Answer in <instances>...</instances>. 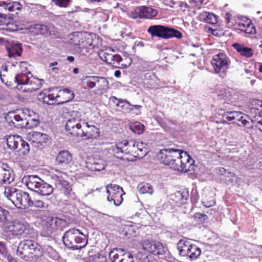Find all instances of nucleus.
I'll list each match as a JSON object with an SVG mask.
<instances>
[{
	"label": "nucleus",
	"mask_w": 262,
	"mask_h": 262,
	"mask_svg": "<svg viewBox=\"0 0 262 262\" xmlns=\"http://www.w3.org/2000/svg\"><path fill=\"white\" fill-rule=\"evenodd\" d=\"M67 222L63 220L58 217H52L47 221V227H44L41 232L43 236L49 237L56 229H62L66 225Z\"/></svg>",
	"instance_id": "dca6fc26"
},
{
	"label": "nucleus",
	"mask_w": 262,
	"mask_h": 262,
	"mask_svg": "<svg viewBox=\"0 0 262 262\" xmlns=\"http://www.w3.org/2000/svg\"><path fill=\"white\" fill-rule=\"evenodd\" d=\"M6 121L9 124H13L15 126L20 127L19 124L23 122V117L20 114H16L15 112H10L5 116Z\"/></svg>",
	"instance_id": "393cba45"
},
{
	"label": "nucleus",
	"mask_w": 262,
	"mask_h": 262,
	"mask_svg": "<svg viewBox=\"0 0 262 262\" xmlns=\"http://www.w3.org/2000/svg\"><path fill=\"white\" fill-rule=\"evenodd\" d=\"M11 0H3L0 1V6L3 7L5 10H8L9 12H15L17 14V11L21 10V5L18 2H11Z\"/></svg>",
	"instance_id": "5701e85b"
},
{
	"label": "nucleus",
	"mask_w": 262,
	"mask_h": 262,
	"mask_svg": "<svg viewBox=\"0 0 262 262\" xmlns=\"http://www.w3.org/2000/svg\"><path fill=\"white\" fill-rule=\"evenodd\" d=\"M48 206V205L43 202L42 200H32V204L30 207H35L38 208H45Z\"/></svg>",
	"instance_id": "3c124183"
},
{
	"label": "nucleus",
	"mask_w": 262,
	"mask_h": 262,
	"mask_svg": "<svg viewBox=\"0 0 262 262\" xmlns=\"http://www.w3.org/2000/svg\"><path fill=\"white\" fill-rule=\"evenodd\" d=\"M251 21V20L250 19L245 18V19L240 20L235 23V28L243 32Z\"/></svg>",
	"instance_id": "37998d69"
},
{
	"label": "nucleus",
	"mask_w": 262,
	"mask_h": 262,
	"mask_svg": "<svg viewBox=\"0 0 262 262\" xmlns=\"http://www.w3.org/2000/svg\"><path fill=\"white\" fill-rule=\"evenodd\" d=\"M178 6L183 11H185L186 9H188L189 6L185 2H179L178 3Z\"/></svg>",
	"instance_id": "e2e57ef3"
},
{
	"label": "nucleus",
	"mask_w": 262,
	"mask_h": 262,
	"mask_svg": "<svg viewBox=\"0 0 262 262\" xmlns=\"http://www.w3.org/2000/svg\"><path fill=\"white\" fill-rule=\"evenodd\" d=\"M88 235L80 230L73 228L66 231L62 236L64 245L73 250H80L88 244Z\"/></svg>",
	"instance_id": "20e7f679"
},
{
	"label": "nucleus",
	"mask_w": 262,
	"mask_h": 262,
	"mask_svg": "<svg viewBox=\"0 0 262 262\" xmlns=\"http://www.w3.org/2000/svg\"><path fill=\"white\" fill-rule=\"evenodd\" d=\"M42 255L49 257L50 258L57 260L60 257L59 254L51 246L45 245L42 248Z\"/></svg>",
	"instance_id": "7c9ffc66"
},
{
	"label": "nucleus",
	"mask_w": 262,
	"mask_h": 262,
	"mask_svg": "<svg viewBox=\"0 0 262 262\" xmlns=\"http://www.w3.org/2000/svg\"><path fill=\"white\" fill-rule=\"evenodd\" d=\"M34 29L37 34L47 35L48 34V28L47 26L41 24L34 25Z\"/></svg>",
	"instance_id": "79ce46f5"
},
{
	"label": "nucleus",
	"mask_w": 262,
	"mask_h": 262,
	"mask_svg": "<svg viewBox=\"0 0 262 262\" xmlns=\"http://www.w3.org/2000/svg\"><path fill=\"white\" fill-rule=\"evenodd\" d=\"M97 80V76H86L83 78V83L86 85L88 88L90 89L94 88L96 86Z\"/></svg>",
	"instance_id": "58836bf2"
},
{
	"label": "nucleus",
	"mask_w": 262,
	"mask_h": 262,
	"mask_svg": "<svg viewBox=\"0 0 262 262\" xmlns=\"http://www.w3.org/2000/svg\"><path fill=\"white\" fill-rule=\"evenodd\" d=\"M201 251L199 247L192 244L188 250L186 256L190 259H196L201 254Z\"/></svg>",
	"instance_id": "e433bc0d"
},
{
	"label": "nucleus",
	"mask_w": 262,
	"mask_h": 262,
	"mask_svg": "<svg viewBox=\"0 0 262 262\" xmlns=\"http://www.w3.org/2000/svg\"><path fill=\"white\" fill-rule=\"evenodd\" d=\"M9 231L13 235H22L24 238H31L35 234L34 229L25 221H15Z\"/></svg>",
	"instance_id": "9b49d317"
},
{
	"label": "nucleus",
	"mask_w": 262,
	"mask_h": 262,
	"mask_svg": "<svg viewBox=\"0 0 262 262\" xmlns=\"http://www.w3.org/2000/svg\"><path fill=\"white\" fill-rule=\"evenodd\" d=\"M14 179L13 172L6 163L0 162V184H10Z\"/></svg>",
	"instance_id": "aec40b11"
},
{
	"label": "nucleus",
	"mask_w": 262,
	"mask_h": 262,
	"mask_svg": "<svg viewBox=\"0 0 262 262\" xmlns=\"http://www.w3.org/2000/svg\"><path fill=\"white\" fill-rule=\"evenodd\" d=\"M27 138L38 148H42L49 140V137L47 134L37 132L28 133Z\"/></svg>",
	"instance_id": "6ab92c4d"
},
{
	"label": "nucleus",
	"mask_w": 262,
	"mask_h": 262,
	"mask_svg": "<svg viewBox=\"0 0 262 262\" xmlns=\"http://www.w3.org/2000/svg\"><path fill=\"white\" fill-rule=\"evenodd\" d=\"M225 19L226 24L229 25V27L235 26L236 22L235 21V19L229 13L226 14Z\"/></svg>",
	"instance_id": "6e6d98bb"
},
{
	"label": "nucleus",
	"mask_w": 262,
	"mask_h": 262,
	"mask_svg": "<svg viewBox=\"0 0 262 262\" xmlns=\"http://www.w3.org/2000/svg\"><path fill=\"white\" fill-rule=\"evenodd\" d=\"M232 46L242 56L246 58H250L253 55V50L251 48L247 47L243 45L238 43H234L233 44Z\"/></svg>",
	"instance_id": "a878e982"
},
{
	"label": "nucleus",
	"mask_w": 262,
	"mask_h": 262,
	"mask_svg": "<svg viewBox=\"0 0 262 262\" xmlns=\"http://www.w3.org/2000/svg\"><path fill=\"white\" fill-rule=\"evenodd\" d=\"M8 55L10 57H19L22 52L21 44L14 43L10 48H7Z\"/></svg>",
	"instance_id": "473e14b6"
},
{
	"label": "nucleus",
	"mask_w": 262,
	"mask_h": 262,
	"mask_svg": "<svg viewBox=\"0 0 262 262\" xmlns=\"http://www.w3.org/2000/svg\"><path fill=\"white\" fill-rule=\"evenodd\" d=\"M113 62H114V65L113 66H115V64H119V63L122 60L121 57L118 54H113V57L112 59Z\"/></svg>",
	"instance_id": "680f3d73"
},
{
	"label": "nucleus",
	"mask_w": 262,
	"mask_h": 262,
	"mask_svg": "<svg viewBox=\"0 0 262 262\" xmlns=\"http://www.w3.org/2000/svg\"><path fill=\"white\" fill-rule=\"evenodd\" d=\"M55 5L60 7H67L70 2V0H55Z\"/></svg>",
	"instance_id": "bf43d9fd"
},
{
	"label": "nucleus",
	"mask_w": 262,
	"mask_h": 262,
	"mask_svg": "<svg viewBox=\"0 0 262 262\" xmlns=\"http://www.w3.org/2000/svg\"><path fill=\"white\" fill-rule=\"evenodd\" d=\"M105 163L101 159H89L86 162V167L91 171H100L104 169Z\"/></svg>",
	"instance_id": "b1692460"
},
{
	"label": "nucleus",
	"mask_w": 262,
	"mask_h": 262,
	"mask_svg": "<svg viewBox=\"0 0 262 262\" xmlns=\"http://www.w3.org/2000/svg\"><path fill=\"white\" fill-rule=\"evenodd\" d=\"M17 253L22 257H26L29 254L38 257L42 255V247L34 241L26 239L19 243Z\"/></svg>",
	"instance_id": "6e6552de"
},
{
	"label": "nucleus",
	"mask_w": 262,
	"mask_h": 262,
	"mask_svg": "<svg viewBox=\"0 0 262 262\" xmlns=\"http://www.w3.org/2000/svg\"><path fill=\"white\" fill-rule=\"evenodd\" d=\"M157 158L160 162L174 170L187 172L193 170L194 160L186 151L174 148H164L159 151Z\"/></svg>",
	"instance_id": "f257e3e1"
},
{
	"label": "nucleus",
	"mask_w": 262,
	"mask_h": 262,
	"mask_svg": "<svg viewBox=\"0 0 262 262\" xmlns=\"http://www.w3.org/2000/svg\"><path fill=\"white\" fill-rule=\"evenodd\" d=\"M39 121L37 117H30L28 118H23V122L19 124L20 128H33L36 127L39 125Z\"/></svg>",
	"instance_id": "cd10ccee"
},
{
	"label": "nucleus",
	"mask_w": 262,
	"mask_h": 262,
	"mask_svg": "<svg viewBox=\"0 0 262 262\" xmlns=\"http://www.w3.org/2000/svg\"><path fill=\"white\" fill-rule=\"evenodd\" d=\"M141 7L135 8L133 11L128 12V15L129 17L136 19L137 18H141Z\"/></svg>",
	"instance_id": "49530a36"
},
{
	"label": "nucleus",
	"mask_w": 262,
	"mask_h": 262,
	"mask_svg": "<svg viewBox=\"0 0 262 262\" xmlns=\"http://www.w3.org/2000/svg\"><path fill=\"white\" fill-rule=\"evenodd\" d=\"M5 194L15 206L19 208L30 207L32 204L29 194L22 190L11 188L5 190Z\"/></svg>",
	"instance_id": "0eeeda50"
},
{
	"label": "nucleus",
	"mask_w": 262,
	"mask_h": 262,
	"mask_svg": "<svg viewBox=\"0 0 262 262\" xmlns=\"http://www.w3.org/2000/svg\"><path fill=\"white\" fill-rule=\"evenodd\" d=\"M243 32L246 34H255L256 33V29L254 24L251 21Z\"/></svg>",
	"instance_id": "4d7b16f0"
},
{
	"label": "nucleus",
	"mask_w": 262,
	"mask_h": 262,
	"mask_svg": "<svg viewBox=\"0 0 262 262\" xmlns=\"http://www.w3.org/2000/svg\"><path fill=\"white\" fill-rule=\"evenodd\" d=\"M202 203L204 206L206 207H209L213 206L214 204V202L213 201L205 202L204 200H202Z\"/></svg>",
	"instance_id": "69168bd1"
},
{
	"label": "nucleus",
	"mask_w": 262,
	"mask_h": 262,
	"mask_svg": "<svg viewBox=\"0 0 262 262\" xmlns=\"http://www.w3.org/2000/svg\"><path fill=\"white\" fill-rule=\"evenodd\" d=\"M55 184L66 196L73 199L75 198V193L73 192L72 187L68 181L65 180H60L56 181Z\"/></svg>",
	"instance_id": "4be33fe9"
},
{
	"label": "nucleus",
	"mask_w": 262,
	"mask_h": 262,
	"mask_svg": "<svg viewBox=\"0 0 262 262\" xmlns=\"http://www.w3.org/2000/svg\"><path fill=\"white\" fill-rule=\"evenodd\" d=\"M129 129L134 133L141 134L144 131V126L139 122L131 123L129 125Z\"/></svg>",
	"instance_id": "a19ab883"
},
{
	"label": "nucleus",
	"mask_w": 262,
	"mask_h": 262,
	"mask_svg": "<svg viewBox=\"0 0 262 262\" xmlns=\"http://www.w3.org/2000/svg\"><path fill=\"white\" fill-rule=\"evenodd\" d=\"M224 182L228 185H235L239 182V178L233 172L228 171L223 178Z\"/></svg>",
	"instance_id": "c9c22d12"
},
{
	"label": "nucleus",
	"mask_w": 262,
	"mask_h": 262,
	"mask_svg": "<svg viewBox=\"0 0 262 262\" xmlns=\"http://www.w3.org/2000/svg\"><path fill=\"white\" fill-rule=\"evenodd\" d=\"M99 128L84 122L81 130H80L78 137L84 140L96 139L99 137Z\"/></svg>",
	"instance_id": "a211bd4d"
},
{
	"label": "nucleus",
	"mask_w": 262,
	"mask_h": 262,
	"mask_svg": "<svg viewBox=\"0 0 262 262\" xmlns=\"http://www.w3.org/2000/svg\"><path fill=\"white\" fill-rule=\"evenodd\" d=\"M51 92L50 89H47L39 94V99H42L44 103L49 105H52L55 103L63 104L72 100L75 97L74 92L68 88L60 90L58 94L55 95Z\"/></svg>",
	"instance_id": "39448f33"
},
{
	"label": "nucleus",
	"mask_w": 262,
	"mask_h": 262,
	"mask_svg": "<svg viewBox=\"0 0 262 262\" xmlns=\"http://www.w3.org/2000/svg\"><path fill=\"white\" fill-rule=\"evenodd\" d=\"M57 64H58V62L57 61L53 62L50 63L49 67L51 68V70L52 71H55L56 70H59L58 68L55 67Z\"/></svg>",
	"instance_id": "338daca9"
},
{
	"label": "nucleus",
	"mask_w": 262,
	"mask_h": 262,
	"mask_svg": "<svg viewBox=\"0 0 262 262\" xmlns=\"http://www.w3.org/2000/svg\"><path fill=\"white\" fill-rule=\"evenodd\" d=\"M147 31L152 36L165 39L173 37L181 38L182 36V33L177 30L161 25L151 26L148 28Z\"/></svg>",
	"instance_id": "9d476101"
},
{
	"label": "nucleus",
	"mask_w": 262,
	"mask_h": 262,
	"mask_svg": "<svg viewBox=\"0 0 262 262\" xmlns=\"http://www.w3.org/2000/svg\"><path fill=\"white\" fill-rule=\"evenodd\" d=\"M142 245L145 251L155 255H163L166 251L163 245L157 241L144 240Z\"/></svg>",
	"instance_id": "f3484780"
},
{
	"label": "nucleus",
	"mask_w": 262,
	"mask_h": 262,
	"mask_svg": "<svg viewBox=\"0 0 262 262\" xmlns=\"http://www.w3.org/2000/svg\"><path fill=\"white\" fill-rule=\"evenodd\" d=\"M21 182L28 189L41 196H49L54 190L51 185L46 183L36 175L25 176L23 178Z\"/></svg>",
	"instance_id": "423d86ee"
},
{
	"label": "nucleus",
	"mask_w": 262,
	"mask_h": 262,
	"mask_svg": "<svg viewBox=\"0 0 262 262\" xmlns=\"http://www.w3.org/2000/svg\"><path fill=\"white\" fill-rule=\"evenodd\" d=\"M141 18L151 19L157 14V11L150 7L146 6L141 7Z\"/></svg>",
	"instance_id": "2f4dec72"
},
{
	"label": "nucleus",
	"mask_w": 262,
	"mask_h": 262,
	"mask_svg": "<svg viewBox=\"0 0 262 262\" xmlns=\"http://www.w3.org/2000/svg\"><path fill=\"white\" fill-rule=\"evenodd\" d=\"M192 245L191 241L188 238H183L180 240L177 245L179 254L182 256H186L188 250Z\"/></svg>",
	"instance_id": "bb28decb"
},
{
	"label": "nucleus",
	"mask_w": 262,
	"mask_h": 262,
	"mask_svg": "<svg viewBox=\"0 0 262 262\" xmlns=\"http://www.w3.org/2000/svg\"><path fill=\"white\" fill-rule=\"evenodd\" d=\"M112 150L114 154L120 153L125 155L131 154L134 157H140L138 149L137 148V143L133 140H124L118 143L115 146L113 147Z\"/></svg>",
	"instance_id": "f8f14e48"
},
{
	"label": "nucleus",
	"mask_w": 262,
	"mask_h": 262,
	"mask_svg": "<svg viewBox=\"0 0 262 262\" xmlns=\"http://www.w3.org/2000/svg\"><path fill=\"white\" fill-rule=\"evenodd\" d=\"M230 64L229 58L223 53L214 55L211 60V64L214 72L222 78L226 76Z\"/></svg>",
	"instance_id": "1a4fd4ad"
},
{
	"label": "nucleus",
	"mask_w": 262,
	"mask_h": 262,
	"mask_svg": "<svg viewBox=\"0 0 262 262\" xmlns=\"http://www.w3.org/2000/svg\"><path fill=\"white\" fill-rule=\"evenodd\" d=\"M119 262H134L132 254L124 251Z\"/></svg>",
	"instance_id": "864d4df0"
},
{
	"label": "nucleus",
	"mask_w": 262,
	"mask_h": 262,
	"mask_svg": "<svg viewBox=\"0 0 262 262\" xmlns=\"http://www.w3.org/2000/svg\"><path fill=\"white\" fill-rule=\"evenodd\" d=\"M113 98L118 101L116 106L120 108V111L126 114L133 111L132 104L128 101L122 99H117L115 97H114Z\"/></svg>",
	"instance_id": "c756f323"
},
{
	"label": "nucleus",
	"mask_w": 262,
	"mask_h": 262,
	"mask_svg": "<svg viewBox=\"0 0 262 262\" xmlns=\"http://www.w3.org/2000/svg\"><path fill=\"white\" fill-rule=\"evenodd\" d=\"M16 64H18V62L16 61L15 62H12V63L8 62L7 65L3 66V67L2 68V71L0 74V77H1V80L3 82H5V80L4 79V78L3 77V76H5L4 73L7 72L8 71V68H11V67H13V66L15 67Z\"/></svg>",
	"instance_id": "de8ad7c7"
},
{
	"label": "nucleus",
	"mask_w": 262,
	"mask_h": 262,
	"mask_svg": "<svg viewBox=\"0 0 262 262\" xmlns=\"http://www.w3.org/2000/svg\"><path fill=\"white\" fill-rule=\"evenodd\" d=\"M106 188L108 193L107 200L113 201L115 206L120 205L123 200L122 195L125 194L122 187L110 184L106 186Z\"/></svg>",
	"instance_id": "2eb2a0df"
},
{
	"label": "nucleus",
	"mask_w": 262,
	"mask_h": 262,
	"mask_svg": "<svg viewBox=\"0 0 262 262\" xmlns=\"http://www.w3.org/2000/svg\"><path fill=\"white\" fill-rule=\"evenodd\" d=\"M200 18L204 22L210 24H215L217 23V17L216 15L212 13L207 12H203L200 15Z\"/></svg>",
	"instance_id": "72a5a7b5"
},
{
	"label": "nucleus",
	"mask_w": 262,
	"mask_h": 262,
	"mask_svg": "<svg viewBox=\"0 0 262 262\" xmlns=\"http://www.w3.org/2000/svg\"><path fill=\"white\" fill-rule=\"evenodd\" d=\"M84 122L78 114L73 112L67 121L66 129L70 134L78 137Z\"/></svg>",
	"instance_id": "4468645a"
},
{
	"label": "nucleus",
	"mask_w": 262,
	"mask_h": 262,
	"mask_svg": "<svg viewBox=\"0 0 262 262\" xmlns=\"http://www.w3.org/2000/svg\"><path fill=\"white\" fill-rule=\"evenodd\" d=\"M9 212L0 206V226H4L8 222Z\"/></svg>",
	"instance_id": "c03bdc74"
},
{
	"label": "nucleus",
	"mask_w": 262,
	"mask_h": 262,
	"mask_svg": "<svg viewBox=\"0 0 262 262\" xmlns=\"http://www.w3.org/2000/svg\"><path fill=\"white\" fill-rule=\"evenodd\" d=\"M7 143L8 147L12 150H17V152L25 155L30 150L29 144L24 141L18 135H10L7 138Z\"/></svg>",
	"instance_id": "ddd939ff"
},
{
	"label": "nucleus",
	"mask_w": 262,
	"mask_h": 262,
	"mask_svg": "<svg viewBox=\"0 0 262 262\" xmlns=\"http://www.w3.org/2000/svg\"><path fill=\"white\" fill-rule=\"evenodd\" d=\"M23 118H28L30 117H37V114L28 108H24L19 113Z\"/></svg>",
	"instance_id": "603ef678"
},
{
	"label": "nucleus",
	"mask_w": 262,
	"mask_h": 262,
	"mask_svg": "<svg viewBox=\"0 0 262 262\" xmlns=\"http://www.w3.org/2000/svg\"><path fill=\"white\" fill-rule=\"evenodd\" d=\"M90 260L93 262H106V257L100 254L90 257Z\"/></svg>",
	"instance_id": "5fc2aeb1"
},
{
	"label": "nucleus",
	"mask_w": 262,
	"mask_h": 262,
	"mask_svg": "<svg viewBox=\"0 0 262 262\" xmlns=\"http://www.w3.org/2000/svg\"><path fill=\"white\" fill-rule=\"evenodd\" d=\"M72 157L67 150H62L57 155L56 158V165L63 169H66L72 161Z\"/></svg>",
	"instance_id": "412c9836"
},
{
	"label": "nucleus",
	"mask_w": 262,
	"mask_h": 262,
	"mask_svg": "<svg viewBox=\"0 0 262 262\" xmlns=\"http://www.w3.org/2000/svg\"><path fill=\"white\" fill-rule=\"evenodd\" d=\"M194 221L198 224H202L207 219V216L201 213H195L193 216Z\"/></svg>",
	"instance_id": "a18cd8bd"
},
{
	"label": "nucleus",
	"mask_w": 262,
	"mask_h": 262,
	"mask_svg": "<svg viewBox=\"0 0 262 262\" xmlns=\"http://www.w3.org/2000/svg\"><path fill=\"white\" fill-rule=\"evenodd\" d=\"M219 110L223 111L222 114L223 119L229 121H233L239 125H243L247 128L252 127L251 119L247 115L238 111H231L233 106L236 105L237 101V95L229 92H224L219 95Z\"/></svg>",
	"instance_id": "f03ea898"
},
{
	"label": "nucleus",
	"mask_w": 262,
	"mask_h": 262,
	"mask_svg": "<svg viewBox=\"0 0 262 262\" xmlns=\"http://www.w3.org/2000/svg\"><path fill=\"white\" fill-rule=\"evenodd\" d=\"M124 250L121 248H114L109 253V257L112 262H119Z\"/></svg>",
	"instance_id": "f704fd0d"
},
{
	"label": "nucleus",
	"mask_w": 262,
	"mask_h": 262,
	"mask_svg": "<svg viewBox=\"0 0 262 262\" xmlns=\"http://www.w3.org/2000/svg\"><path fill=\"white\" fill-rule=\"evenodd\" d=\"M181 195L182 196V200H187L189 197L188 191H183L181 193Z\"/></svg>",
	"instance_id": "774afa93"
},
{
	"label": "nucleus",
	"mask_w": 262,
	"mask_h": 262,
	"mask_svg": "<svg viewBox=\"0 0 262 262\" xmlns=\"http://www.w3.org/2000/svg\"><path fill=\"white\" fill-rule=\"evenodd\" d=\"M137 148L138 149L139 153H140V157L145 155L147 152L146 146V144L143 142L136 141Z\"/></svg>",
	"instance_id": "09e8293b"
},
{
	"label": "nucleus",
	"mask_w": 262,
	"mask_h": 262,
	"mask_svg": "<svg viewBox=\"0 0 262 262\" xmlns=\"http://www.w3.org/2000/svg\"><path fill=\"white\" fill-rule=\"evenodd\" d=\"M138 189L141 194L148 193L151 194L153 192L152 187L149 183H140L138 186Z\"/></svg>",
	"instance_id": "ea45409f"
},
{
	"label": "nucleus",
	"mask_w": 262,
	"mask_h": 262,
	"mask_svg": "<svg viewBox=\"0 0 262 262\" xmlns=\"http://www.w3.org/2000/svg\"><path fill=\"white\" fill-rule=\"evenodd\" d=\"M0 30L13 32L17 30V26L13 23L7 22V20H0Z\"/></svg>",
	"instance_id": "4c0bfd02"
},
{
	"label": "nucleus",
	"mask_w": 262,
	"mask_h": 262,
	"mask_svg": "<svg viewBox=\"0 0 262 262\" xmlns=\"http://www.w3.org/2000/svg\"><path fill=\"white\" fill-rule=\"evenodd\" d=\"M113 57V54L108 53L105 52L102 56H100V58L103 61L106 62L107 64L114 65V62H113L112 60Z\"/></svg>",
	"instance_id": "8fccbe9b"
},
{
	"label": "nucleus",
	"mask_w": 262,
	"mask_h": 262,
	"mask_svg": "<svg viewBox=\"0 0 262 262\" xmlns=\"http://www.w3.org/2000/svg\"><path fill=\"white\" fill-rule=\"evenodd\" d=\"M96 83L98 85L96 90L97 93L99 94H103L106 93L110 88L109 82L105 77L97 76Z\"/></svg>",
	"instance_id": "c85d7f7f"
},
{
	"label": "nucleus",
	"mask_w": 262,
	"mask_h": 262,
	"mask_svg": "<svg viewBox=\"0 0 262 262\" xmlns=\"http://www.w3.org/2000/svg\"><path fill=\"white\" fill-rule=\"evenodd\" d=\"M17 89L23 92H33L42 86L44 80L33 76L30 72H19L14 77Z\"/></svg>",
	"instance_id": "7ed1b4c3"
},
{
	"label": "nucleus",
	"mask_w": 262,
	"mask_h": 262,
	"mask_svg": "<svg viewBox=\"0 0 262 262\" xmlns=\"http://www.w3.org/2000/svg\"><path fill=\"white\" fill-rule=\"evenodd\" d=\"M19 66L20 69V72H30L27 69L28 63L27 62L21 61L19 62Z\"/></svg>",
	"instance_id": "052dcab7"
},
{
	"label": "nucleus",
	"mask_w": 262,
	"mask_h": 262,
	"mask_svg": "<svg viewBox=\"0 0 262 262\" xmlns=\"http://www.w3.org/2000/svg\"><path fill=\"white\" fill-rule=\"evenodd\" d=\"M54 170L56 172V174H55V177H56L57 178V179L55 181V182L60 180H64L66 178H67V174L64 172H62L57 169H54Z\"/></svg>",
	"instance_id": "13d9d810"
},
{
	"label": "nucleus",
	"mask_w": 262,
	"mask_h": 262,
	"mask_svg": "<svg viewBox=\"0 0 262 262\" xmlns=\"http://www.w3.org/2000/svg\"><path fill=\"white\" fill-rule=\"evenodd\" d=\"M228 171V170L223 167H219L218 169V174L221 176H223L224 178Z\"/></svg>",
	"instance_id": "0e129e2a"
}]
</instances>
